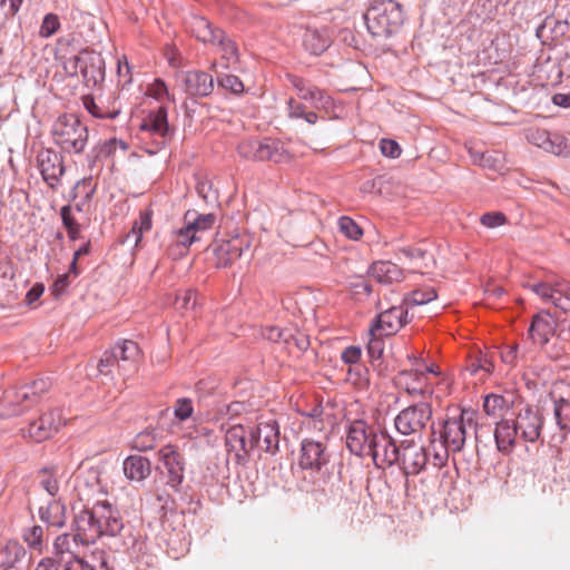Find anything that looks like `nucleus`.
<instances>
[{
    "instance_id": "obj_25",
    "label": "nucleus",
    "mask_w": 570,
    "mask_h": 570,
    "mask_svg": "<svg viewBox=\"0 0 570 570\" xmlns=\"http://www.w3.org/2000/svg\"><path fill=\"white\" fill-rule=\"evenodd\" d=\"M556 332V322L549 313L533 316L528 335L534 344L544 345Z\"/></svg>"
},
{
    "instance_id": "obj_21",
    "label": "nucleus",
    "mask_w": 570,
    "mask_h": 570,
    "mask_svg": "<svg viewBox=\"0 0 570 570\" xmlns=\"http://www.w3.org/2000/svg\"><path fill=\"white\" fill-rule=\"evenodd\" d=\"M375 433L364 421H354L348 429L346 445L356 455L366 454L372 435Z\"/></svg>"
},
{
    "instance_id": "obj_18",
    "label": "nucleus",
    "mask_w": 570,
    "mask_h": 570,
    "mask_svg": "<svg viewBox=\"0 0 570 570\" xmlns=\"http://www.w3.org/2000/svg\"><path fill=\"white\" fill-rule=\"evenodd\" d=\"M406 316L407 311L404 306H393L382 312L370 327V335H394L406 324Z\"/></svg>"
},
{
    "instance_id": "obj_40",
    "label": "nucleus",
    "mask_w": 570,
    "mask_h": 570,
    "mask_svg": "<svg viewBox=\"0 0 570 570\" xmlns=\"http://www.w3.org/2000/svg\"><path fill=\"white\" fill-rule=\"evenodd\" d=\"M82 105L85 109L97 119H114L120 112L119 108L107 107L96 102L95 98L90 95L82 97Z\"/></svg>"
},
{
    "instance_id": "obj_31",
    "label": "nucleus",
    "mask_w": 570,
    "mask_h": 570,
    "mask_svg": "<svg viewBox=\"0 0 570 570\" xmlns=\"http://www.w3.org/2000/svg\"><path fill=\"white\" fill-rule=\"evenodd\" d=\"M292 86L297 90L299 98L311 100L313 102L324 106L328 97L323 90L312 85L309 81L293 75L287 76Z\"/></svg>"
},
{
    "instance_id": "obj_17",
    "label": "nucleus",
    "mask_w": 570,
    "mask_h": 570,
    "mask_svg": "<svg viewBox=\"0 0 570 570\" xmlns=\"http://www.w3.org/2000/svg\"><path fill=\"white\" fill-rule=\"evenodd\" d=\"M249 243L245 237L235 236L229 239L217 240L213 246L217 267H228L236 262Z\"/></svg>"
},
{
    "instance_id": "obj_11",
    "label": "nucleus",
    "mask_w": 570,
    "mask_h": 570,
    "mask_svg": "<svg viewBox=\"0 0 570 570\" xmlns=\"http://www.w3.org/2000/svg\"><path fill=\"white\" fill-rule=\"evenodd\" d=\"M62 424L61 411L52 409L42 413L38 420L31 422L24 431V436L35 442H42L57 433Z\"/></svg>"
},
{
    "instance_id": "obj_33",
    "label": "nucleus",
    "mask_w": 570,
    "mask_h": 570,
    "mask_svg": "<svg viewBox=\"0 0 570 570\" xmlns=\"http://www.w3.org/2000/svg\"><path fill=\"white\" fill-rule=\"evenodd\" d=\"M293 158V154L286 145L277 139H263V161H274L276 164L287 163Z\"/></svg>"
},
{
    "instance_id": "obj_37",
    "label": "nucleus",
    "mask_w": 570,
    "mask_h": 570,
    "mask_svg": "<svg viewBox=\"0 0 570 570\" xmlns=\"http://www.w3.org/2000/svg\"><path fill=\"white\" fill-rule=\"evenodd\" d=\"M40 518L51 527L61 528L66 524V507L60 501H51L40 508Z\"/></svg>"
},
{
    "instance_id": "obj_12",
    "label": "nucleus",
    "mask_w": 570,
    "mask_h": 570,
    "mask_svg": "<svg viewBox=\"0 0 570 570\" xmlns=\"http://www.w3.org/2000/svg\"><path fill=\"white\" fill-rule=\"evenodd\" d=\"M426 373H435L433 367L423 371H402L395 377V384L413 397L432 394V389Z\"/></svg>"
},
{
    "instance_id": "obj_44",
    "label": "nucleus",
    "mask_w": 570,
    "mask_h": 570,
    "mask_svg": "<svg viewBox=\"0 0 570 570\" xmlns=\"http://www.w3.org/2000/svg\"><path fill=\"white\" fill-rule=\"evenodd\" d=\"M450 452H452V450L442 439L440 441L432 439L429 449L426 450L428 456L432 455L433 464L435 466L444 465L449 459Z\"/></svg>"
},
{
    "instance_id": "obj_22",
    "label": "nucleus",
    "mask_w": 570,
    "mask_h": 570,
    "mask_svg": "<svg viewBox=\"0 0 570 570\" xmlns=\"http://www.w3.org/2000/svg\"><path fill=\"white\" fill-rule=\"evenodd\" d=\"M328 462V455L321 442L304 440L302 442L299 466L318 471Z\"/></svg>"
},
{
    "instance_id": "obj_55",
    "label": "nucleus",
    "mask_w": 570,
    "mask_h": 570,
    "mask_svg": "<svg viewBox=\"0 0 570 570\" xmlns=\"http://www.w3.org/2000/svg\"><path fill=\"white\" fill-rule=\"evenodd\" d=\"M147 95L159 101H163L164 99L174 101V98L169 95L166 83L161 79H156L148 86Z\"/></svg>"
},
{
    "instance_id": "obj_6",
    "label": "nucleus",
    "mask_w": 570,
    "mask_h": 570,
    "mask_svg": "<svg viewBox=\"0 0 570 570\" xmlns=\"http://www.w3.org/2000/svg\"><path fill=\"white\" fill-rule=\"evenodd\" d=\"M366 454L373 458L377 468L391 466L400 459V446H396L394 440L384 431L375 432L372 435Z\"/></svg>"
},
{
    "instance_id": "obj_45",
    "label": "nucleus",
    "mask_w": 570,
    "mask_h": 570,
    "mask_svg": "<svg viewBox=\"0 0 570 570\" xmlns=\"http://www.w3.org/2000/svg\"><path fill=\"white\" fill-rule=\"evenodd\" d=\"M553 414L561 430H570V401L560 397L553 403Z\"/></svg>"
},
{
    "instance_id": "obj_38",
    "label": "nucleus",
    "mask_w": 570,
    "mask_h": 570,
    "mask_svg": "<svg viewBox=\"0 0 570 570\" xmlns=\"http://www.w3.org/2000/svg\"><path fill=\"white\" fill-rule=\"evenodd\" d=\"M82 546L79 541L77 534L65 533L57 537L53 542V552L60 559H63L66 556H70V558L78 557V549Z\"/></svg>"
},
{
    "instance_id": "obj_15",
    "label": "nucleus",
    "mask_w": 570,
    "mask_h": 570,
    "mask_svg": "<svg viewBox=\"0 0 570 570\" xmlns=\"http://www.w3.org/2000/svg\"><path fill=\"white\" fill-rule=\"evenodd\" d=\"M101 534L116 535L124 524L119 511L107 500H98L91 508Z\"/></svg>"
},
{
    "instance_id": "obj_43",
    "label": "nucleus",
    "mask_w": 570,
    "mask_h": 570,
    "mask_svg": "<svg viewBox=\"0 0 570 570\" xmlns=\"http://www.w3.org/2000/svg\"><path fill=\"white\" fill-rule=\"evenodd\" d=\"M184 220L185 224H188L193 228L195 236H198V233L208 230L214 226L216 217L214 214L196 215L187 212Z\"/></svg>"
},
{
    "instance_id": "obj_62",
    "label": "nucleus",
    "mask_w": 570,
    "mask_h": 570,
    "mask_svg": "<svg viewBox=\"0 0 570 570\" xmlns=\"http://www.w3.org/2000/svg\"><path fill=\"white\" fill-rule=\"evenodd\" d=\"M117 365V360L111 351H107L100 357L97 370L102 375H109L112 373V368Z\"/></svg>"
},
{
    "instance_id": "obj_34",
    "label": "nucleus",
    "mask_w": 570,
    "mask_h": 570,
    "mask_svg": "<svg viewBox=\"0 0 570 570\" xmlns=\"http://www.w3.org/2000/svg\"><path fill=\"white\" fill-rule=\"evenodd\" d=\"M111 352L117 360L118 370L126 371L136 362L139 355V347L134 341L125 340L118 343Z\"/></svg>"
},
{
    "instance_id": "obj_61",
    "label": "nucleus",
    "mask_w": 570,
    "mask_h": 570,
    "mask_svg": "<svg viewBox=\"0 0 570 570\" xmlns=\"http://www.w3.org/2000/svg\"><path fill=\"white\" fill-rule=\"evenodd\" d=\"M197 293L193 289H186L176 298V306L179 309H189L196 306Z\"/></svg>"
},
{
    "instance_id": "obj_23",
    "label": "nucleus",
    "mask_w": 570,
    "mask_h": 570,
    "mask_svg": "<svg viewBox=\"0 0 570 570\" xmlns=\"http://www.w3.org/2000/svg\"><path fill=\"white\" fill-rule=\"evenodd\" d=\"M256 446L262 448L266 452H275L279 443V426L275 419L263 420L261 417L257 428L254 430Z\"/></svg>"
},
{
    "instance_id": "obj_10",
    "label": "nucleus",
    "mask_w": 570,
    "mask_h": 570,
    "mask_svg": "<svg viewBox=\"0 0 570 570\" xmlns=\"http://www.w3.org/2000/svg\"><path fill=\"white\" fill-rule=\"evenodd\" d=\"M45 380H37L29 385H23L7 395V402L12 407L6 412L7 415L20 414L38 401L39 393L47 390Z\"/></svg>"
},
{
    "instance_id": "obj_42",
    "label": "nucleus",
    "mask_w": 570,
    "mask_h": 570,
    "mask_svg": "<svg viewBox=\"0 0 570 570\" xmlns=\"http://www.w3.org/2000/svg\"><path fill=\"white\" fill-rule=\"evenodd\" d=\"M237 153L246 160L263 161V140L245 139L238 144Z\"/></svg>"
},
{
    "instance_id": "obj_9",
    "label": "nucleus",
    "mask_w": 570,
    "mask_h": 570,
    "mask_svg": "<svg viewBox=\"0 0 570 570\" xmlns=\"http://www.w3.org/2000/svg\"><path fill=\"white\" fill-rule=\"evenodd\" d=\"M472 416L466 411H462L459 415L445 420L441 439L453 453L460 452L463 449L466 440V428L472 426Z\"/></svg>"
},
{
    "instance_id": "obj_35",
    "label": "nucleus",
    "mask_w": 570,
    "mask_h": 570,
    "mask_svg": "<svg viewBox=\"0 0 570 570\" xmlns=\"http://www.w3.org/2000/svg\"><path fill=\"white\" fill-rule=\"evenodd\" d=\"M512 405V400L501 394L490 393L484 396L483 411L494 419H503Z\"/></svg>"
},
{
    "instance_id": "obj_41",
    "label": "nucleus",
    "mask_w": 570,
    "mask_h": 570,
    "mask_svg": "<svg viewBox=\"0 0 570 570\" xmlns=\"http://www.w3.org/2000/svg\"><path fill=\"white\" fill-rule=\"evenodd\" d=\"M217 47L222 53L223 67L228 68L237 61V48L230 39H228L225 32H222V37H218L212 45Z\"/></svg>"
},
{
    "instance_id": "obj_2",
    "label": "nucleus",
    "mask_w": 570,
    "mask_h": 570,
    "mask_svg": "<svg viewBox=\"0 0 570 570\" xmlns=\"http://www.w3.org/2000/svg\"><path fill=\"white\" fill-rule=\"evenodd\" d=\"M51 135L55 144L69 154H81L88 141V128L72 114L59 116Z\"/></svg>"
},
{
    "instance_id": "obj_57",
    "label": "nucleus",
    "mask_w": 570,
    "mask_h": 570,
    "mask_svg": "<svg viewBox=\"0 0 570 570\" xmlns=\"http://www.w3.org/2000/svg\"><path fill=\"white\" fill-rule=\"evenodd\" d=\"M132 448L146 452L155 448V438L150 432L139 433L132 441Z\"/></svg>"
},
{
    "instance_id": "obj_3",
    "label": "nucleus",
    "mask_w": 570,
    "mask_h": 570,
    "mask_svg": "<svg viewBox=\"0 0 570 570\" xmlns=\"http://www.w3.org/2000/svg\"><path fill=\"white\" fill-rule=\"evenodd\" d=\"M60 60L66 73L71 77L80 73L87 87H95L104 80L105 61L99 52L86 49L77 55L61 56Z\"/></svg>"
},
{
    "instance_id": "obj_53",
    "label": "nucleus",
    "mask_w": 570,
    "mask_h": 570,
    "mask_svg": "<svg viewBox=\"0 0 570 570\" xmlns=\"http://www.w3.org/2000/svg\"><path fill=\"white\" fill-rule=\"evenodd\" d=\"M436 298V292L433 287H423L413 291L407 298L413 305L426 304Z\"/></svg>"
},
{
    "instance_id": "obj_50",
    "label": "nucleus",
    "mask_w": 570,
    "mask_h": 570,
    "mask_svg": "<svg viewBox=\"0 0 570 570\" xmlns=\"http://www.w3.org/2000/svg\"><path fill=\"white\" fill-rule=\"evenodd\" d=\"M494 365L487 355H481L472 360L468 366V371L473 375L482 373L481 379H484L485 376L491 374Z\"/></svg>"
},
{
    "instance_id": "obj_47",
    "label": "nucleus",
    "mask_w": 570,
    "mask_h": 570,
    "mask_svg": "<svg viewBox=\"0 0 570 570\" xmlns=\"http://www.w3.org/2000/svg\"><path fill=\"white\" fill-rule=\"evenodd\" d=\"M60 216L63 223V226L67 228L68 236L70 239H77L80 234V225L78 224L75 214L73 208L69 205L63 206L60 209Z\"/></svg>"
},
{
    "instance_id": "obj_27",
    "label": "nucleus",
    "mask_w": 570,
    "mask_h": 570,
    "mask_svg": "<svg viewBox=\"0 0 570 570\" xmlns=\"http://www.w3.org/2000/svg\"><path fill=\"white\" fill-rule=\"evenodd\" d=\"M125 476L131 482H142L151 474L150 461L141 455H129L122 463Z\"/></svg>"
},
{
    "instance_id": "obj_7",
    "label": "nucleus",
    "mask_w": 570,
    "mask_h": 570,
    "mask_svg": "<svg viewBox=\"0 0 570 570\" xmlns=\"http://www.w3.org/2000/svg\"><path fill=\"white\" fill-rule=\"evenodd\" d=\"M542 301L553 304L564 312H570V283L564 279L539 282L528 285Z\"/></svg>"
},
{
    "instance_id": "obj_49",
    "label": "nucleus",
    "mask_w": 570,
    "mask_h": 570,
    "mask_svg": "<svg viewBox=\"0 0 570 570\" xmlns=\"http://www.w3.org/2000/svg\"><path fill=\"white\" fill-rule=\"evenodd\" d=\"M1 553L4 556L2 563L12 566L24 557L26 551L18 542L9 541L2 549Z\"/></svg>"
},
{
    "instance_id": "obj_48",
    "label": "nucleus",
    "mask_w": 570,
    "mask_h": 570,
    "mask_svg": "<svg viewBox=\"0 0 570 570\" xmlns=\"http://www.w3.org/2000/svg\"><path fill=\"white\" fill-rule=\"evenodd\" d=\"M23 541L29 548L41 551L43 546V529L40 525H32L23 531Z\"/></svg>"
},
{
    "instance_id": "obj_8",
    "label": "nucleus",
    "mask_w": 570,
    "mask_h": 570,
    "mask_svg": "<svg viewBox=\"0 0 570 570\" xmlns=\"http://www.w3.org/2000/svg\"><path fill=\"white\" fill-rule=\"evenodd\" d=\"M525 138L530 144L556 156L570 157V140L560 134L533 127L527 130Z\"/></svg>"
},
{
    "instance_id": "obj_20",
    "label": "nucleus",
    "mask_w": 570,
    "mask_h": 570,
    "mask_svg": "<svg viewBox=\"0 0 570 570\" xmlns=\"http://www.w3.org/2000/svg\"><path fill=\"white\" fill-rule=\"evenodd\" d=\"M184 91L190 97L208 96L214 88L213 77L204 71H187L179 76Z\"/></svg>"
},
{
    "instance_id": "obj_4",
    "label": "nucleus",
    "mask_w": 570,
    "mask_h": 570,
    "mask_svg": "<svg viewBox=\"0 0 570 570\" xmlns=\"http://www.w3.org/2000/svg\"><path fill=\"white\" fill-rule=\"evenodd\" d=\"M257 444L253 429H246L242 423L229 426L225 433V446L228 458L237 464H245L249 453Z\"/></svg>"
},
{
    "instance_id": "obj_36",
    "label": "nucleus",
    "mask_w": 570,
    "mask_h": 570,
    "mask_svg": "<svg viewBox=\"0 0 570 570\" xmlns=\"http://www.w3.org/2000/svg\"><path fill=\"white\" fill-rule=\"evenodd\" d=\"M140 129L159 137H165L168 132L166 109L159 107L155 112H150L141 122Z\"/></svg>"
},
{
    "instance_id": "obj_19",
    "label": "nucleus",
    "mask_w": 570,
    "mask_h": 570,
    "mask_svg": "<svg viewBox=\"0 0 570 570\" xmlns=\"http://www.w3.org/2000/svg\"><path fill=\"white\" fill-rule=\"evenodd\" d=\"M159 460L164 463L168 474V484L171 488H178L184 480V460L177 449L167 444L159 452Z\"/></svg>"
},
{
    "instance_id": "obj_26",
    "label": "nucleus",
    "mask_w": 570,
    "mask_h": 570,
    "mask_svg": "<svg viewBox=\"0 0 570 570\" xmlns=\"http://www.w3.org/2000/svg\"><path fill=\"white\" fill-rule=\"evenodd\" d=\"M62 570H110L106 553L102 550L85 557L70 558L65 562Z\"/></svg>"
},
{
    "instance_id": "obj_64",
    "label": "nucleus",
    "mask_w": 570,
    "mask_h": 570,
    "mask_svg": "<svg viewBox=\"0 0 570 570\" xmlns=\"http://www.w3.org/2000/svg\"><path fill=\"white\" fill-rule=\"evenodd\" d=\"M95 191L91 178H83L75 186V197L81 196L85 202L89 200Z\"/></svg>"
},
{
    "instance_id": "obj_39",
    "label": "nucleus",
    "mask_w": 570,
    "mask_h": 570,
    "mask_svg": "<svg viewBox=\"0 0 570 570\" xmlns=\"http://www.w3.org/2000/svg\"><path fill=\"white\" fill-rule=\"evenodd\" d=\"M153 226V210L146 208L139 213V217L135 220L130 232L126 235L125 240L134 237L135 246H138L142 239V235L151 229Z\"/></svg>"
},
{
    "instance_id": "obj_5",
    "label": "nucleus",
    "mask_w": 570,
    "mask_h": 570,
    "mask_svg": "<svg viewBox=\"0 0 570 570\" xmlns=\"http://www.w3.org/2000/svg\"><path fill=\"white\" fill-rule=\"evenodd\" d=\"M432 417V407L426 402L403 409L395 417V429L404 435L420 433Z\"/></svg>"
},
{
    "instance_id": "obj_1",
    "label": "nucleus",
    "mask_w": 570,
    "mask_h": 570,
    "mask_svg": "<svg viewBox=\"0 0 570 570\" xmlns=\"http://www.w3.org/2000/svg\"><path fill=\"white\" fill-rule=\"evenodd\" d=\"M364 19L373 36H389L403 23V8L394 0H373Z\"/></svg>"
},
{
    "instance_id": "obj_56",
    "label": "nucleus",
    "mask_w": 570,
    "mask_h": 570,
    "mask_svg": "<svg viewBox=\"0 0 570 570\" xmlns=\"http://www.w3.org/2000/svg\"><path fill=\"white\" fill-rule=\"evenodd\" d=\"M304 45L307 49L312 51L314 55L322 53L327 47V42L325 39H322L317 33L309 32L305 36Z\"/></svg>"
},
{
    "instance_id": "obj_51",
    "label": "nucleus",
    "mask_w": 570,
    "mask_h": 570,
    "mask_svg": "<svg viewBox=\"0 0 570 570\" xmlns=\"http://www.w3.org/2000/svg\"><path fill=\"white\" fill-rule=\"evenodd\" d=\"M337 224L340 232L352 240H358L363 235L362 228L347 216L341 217Z\"/></svg>"
},
{
    "instance_id": "obj_58",
    "label": "nucleus",
    "mask_w": 570,
    "mask_h": 570,
    "mask_svg": "<svg viewBox=\"0 0 570 570\" xmlns=\"http://www.w3.org/2000/svg\"><path fill=\"white\" fill-rule=\"evenodd\" d=\"M40 484L50 495L55 497L59 491L57 478L49 471L43 470L40 473Z\"/></svg>"
},
{
    "instance_id": "obj_13",
    "label": "nucleus",
    "mask_w": 570,
    "mask_h": 570,
    "mask_svg": "<svg viewBox=\"0 0 570 570\" xmlns=\"http://www.w3.org/2000/svg\"><path fill=\"white\" fill-rule=\"evenodd\" d=\"M38 168L46 184L55 189L65 173L62 156L53 149H42L37 156Z\"/></svg>"
},
{
    "instance_id": "obj_63",
    "label": "nucleus",
    "mask_w": 570,
    "mask_h": 570,
    "mask_svg": "<svg viewBox=\"0 0 570 570\" xmlns=\"http://www.w3.org/2000/svg\"><path fill=\"white\" fill-rule=\"evenodd\" d=\"M480 222L488 228H494L504 225L507 223V217L503 213L492 212L483 214Z\"/></svg>"
},
{
    "instance_id": "obj_24",
    "label": "nucleus",
    "mask_w": 570,
    "mask_h": 570,
    "mask_svg": "<svg viewBox=\"0 0 570 570\" xmlns=\"http://www.w3.org/2000/svg\"><path fill=\"white\" fill-rule=\"evenodd\" d=\"M76 533L81 544H89L100 538L101 530L96 522L91 509H83L80 511L75 519Z\"/></svg>"
},
{
    "instance_id": "obj_29",
    "label": "nucleus",
    "mask_w": 570,
    "mask_h": 570,
    "mask_svg": "<svg viewBox=\"0 0 570 570\" xmlns=\"http://www.w3.org/2000/svg\"><path fill=\"white\" fill-rule=\"evenodd\" d=\"M517 438H520L513 420L501 419L495 425L494 439L497 448L502 453H510Z\"/></svg>"
},
{
    "instance_id": "obj_30",
    "label": "nucleus",
    "mask_w": 570,
    "mask_h": 570,
    "mask_svg": "<svg viewBox=\"0 0 570 570\" xmlns=\"http://www.w3.org/2000/svg\"><path fill=\"white\" fill-rule=\"evenodd\" d=\"M190 33L199 41L206 45H213L218 37H222L223 30L213 27V24L203 17H191L188 22Z\"/></svg>"
},
{
    "instance_id": "obj_60",
    "label": "nucleus",
    "mask_w": 570,
    "mask_h": 570,
    "mask_svg": "<svg viewBox=\"0 0 570 570\" xmlns=\"http://www.w3.org/2000/svg\"><path fill=\"white\" fill-rule=\"evenodd\" d=\"M218 83L226 90H229L234 94H240L244 90V85L237 76L234 75H225L218 78Z\"/></svg>"
},
{
    "instance_id": "obj_28",
    "label": "nucleus",
    "mask_w": 570,
    "mask_h": 570,
    "mask_svg": "<svg viewBox=\"0 0 570 570\" xmlns=\"http://www.w3.org/2000/svg\"><path fill=\"white\" fill-rule=\"evenodd\" d=\"M197 240H199V237L195 236L193 228L188 224H185L184 227L171 233L168 254L174 258L183 257L188 253L189 246Z\"/></svg>"
},
{
    "instance_id": "obj_59",
    "label": "nucleus",
    "mask_w": 570,
    "mask_h": 570,
    "mask_svg": "<svg viewBox=\"0 0 570 570\" xmlns=\"http://www.w3.org/2000/svg\"><path fill=\"white\" fill-rule=\"evenodd\" d=\"M59 19L53 13H48L42 21V24L40 27V36L43 38L51 37L59 28Z\"/></svg>"
},
{
    "instance_id": "obj_14",
    "label": "nucleus",
    "mask_w": 570,
    "mask_h": 570,
    "mask_svg": "<svg viewBox=\"0 0 570 570\" xmlns=\"http://www.w3.org/2000/svg\"><path fill=\"white\" fill-rule=\"evenodd\" d=\"M517 431L525 442H534L539 439L543 419L538 409L525 405L519 410L513 420Z\"/></svg>"
},
{
    "instance_id": "obj_54",
    "label": "nucleus",
    "mask_w": 570,
    "mask_h": 570,
    "mask_svg": "<svg viewBox=\"0 0 570 570\" xmlns=\"http://www.w3.org/2000/svg\"><path fill=\"white\" fill-rule=\"evenodd\" d=\"M193 412V401L188 397L178 399L174 404V415L179 421L189 419Z\"/></svg>"
},
{
    "instance_id": "obj_52",
    "label": "nucleus",
    "mask_w": 570,
    "mask_h": 570,
    "mask_svg": "<svg viewBox=\"0 0 570 570\" xmlns=\"http://www.w3.org/2000/svg\"><path fill=\"white\" fill-rule=\"evenodd\" d=\"M288 332L277 326H265L261 330V336L274 343L289 345Z\"/></svg>"
},
{
    "instance_id": "obj_32",
    "label": "nucleus",
    "mask_w": 570,
    "mask_h": 570,
    "mask_svg": "<svg viewBox=\"0 0 570 570\" xmlns=\"http://www.w3.org/2000/svg\"><path fill=\"white\" fill-rule=\"evenodd\" d=\"M371 276L382 284L401 282L404 277L403 271L390 261L376 262L371 266Z\"/></svg>"
},
{
    "instance_id": "obj_16",
    "label": "nucleus",
    "mask_w": 570,
    "mask_h": 570,
    "mask_svg": "<svg viewBox=\"0 0 570 570\" xmlns=\"http://www.w3.org/2000/svg\"><path fill=\"white\" fill-rule=\"evenodd\" d=\"M426 450L412 441L403 442L400 445V464L405 476L419 474L426 465Z\"/></svg>"
},
{
    "instance_id": "obj_46",
    "label": "nucleus",
    "mask_w": 570,
    "mask_h": 570,
    "mask_svg": "<svg viewBox=\"0 0 570 570\" xmlns=\"http://www.w3.org/2000/svg\"><path fill=\"white\" fill-rule=\"evenodd\" d=\"M287 110L289 118H301L304 119L309 125L316 124L318 119V116L314 111H306L305 106L293 98L288 99L287 101Z\"/></svg>"
}]
</instances>
